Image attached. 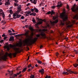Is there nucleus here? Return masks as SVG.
Returning a JSON list of instances; mask_svg holds the SVG:
<instances>
[{
    "instance_id": "obj_1",
    "label": "nucleus",
    "mask_w": 78,
    "mask_h": 78,
    "mask_svg": "<svg viewBox=\"0 0 78 78\" xmlns=\"http://www.w3.org/2000/svg\"><path fill=\"white\" fill-rule=\"evenodd\" d=\"M36 31H37V32H41L40 34H36V36L37 37L34 38L33 41H31L30 42H29L31 40V38H29L25 39L24 41V43L25 44H27V45H31L33 44H34V43H35V42L37 41V39H38V37H40V35L42 36V37H43L44 38H46V35L42 31H47V29H43L42 30L41 29H37Z\"/></svg>"
},
{
    "instance_id": "obj_2",
    "label": "nucleus",
    "mask_w": 78,
    "mask_h": 78,
    "mask_svg": "<svg viewBox=\"0 0 78 78\" xmlns=\"http://www.w3.org/2000/svg\"><path fill=\"white\" fill-rule=\"evenodd\" d=\"M65 14H66V11H64L60 15V18L62 19L63 21H66V20H67V19H68V16H66Z\"/></svg>"
},
{
    "instance_id": "obj_3",
    "label": "nucleus",
    "mask_w": 78,
    "mask_h": 78,
    "mask_svg": "<svg viewBox=\"0 0 78 78\" xmlns=\"http://www.w3.org/2000/svg\"><path fill=\"white\" fill-rule=\"evenodd\" d=\"M14 50H15V53H12V55L14 57H16V55L17 53H20V51H19V48H14Z\"/></svg>"
},
{
    "instance_id": "obj_4",
    "label": "nucleus",
    "mask_w": 78,
    "mask_h": 78,
    "mask_svg": "<svg viewBox=\"0 0 78 78\" xmlns=\"http://www.w3.org/2000/svg\"><path fill=\"white\" fill-rule=\"evenodd\" d=\"M71 9L73 12H75V11H77L78 10V6H77V7L75 9V6L73 5V7L71 8Z\"/></svg>"
},
{
    "instance_id": "obj_5",
    "label": "nucleus",
    "mask_w": 78,
    "mask_h": 78,
    "mask_svg": "<svg viewBox=\"0 0 78 78\" xmlns=\"http://www.w3.org/2000/svg\"><path fill=\"white\" fill-rule=\"evenodd\" d=\"M55 12L53 11V10H52L51 11H49L48 12L47 14L48 15H49V14H51V16H53V14H55Z\"/></svg>"
},
{
    "instance_id": "obj_6",
    "label": "nucleus",
    "mask_w": 78,
    "mask_h": 78,
    "mask_svg": "<svg viewBox=\"0 0 78 78\" xmlns=\"http://www.w3.org/2000/svg\"><path fill=\"white\" fill-rule=\"evenodd\" d=\"M0 13H1V14H2V16L3 19H5V15L3 12V10L0 9Z\"/></svg>"
},
{
    "instance_id": "obj_7",
    "label": "nucleus",
    "mask_w": 78,
    "mask_h": 78,
    "mask_svg": "<svg viewBox=\"0 0 78 78\" xmlns=\"http://www.w3.org/2000/svg\"><path fill=\"white\" fill-rule=\"evenodd\" d=\"M22 46V42H20L19 43H17L16 44V47H21Z\"/></svg>"
},
{
    "instance_id": "obj_8",
    "label": "nucleus",
    "mask_w": 78,
    "mask_h": 78,
    "mask_svg": "<svg viewBox=\"0 0 78 78\" xmlns=\"http://www.w3.org/2000/svg\"><path fill=\"white\" fill-rule=\"evenodd\" d=\"M18 14V12H16L15 13H14L13 15V18L14 19H16V17L17 16V14Z\"/></svg>"
},
{
    "instance_id": "obj_9",
    "label": "nucleus",
    "mask_w": 78,
    "mask_h": 78,
    "mask_svg": "<svg viewBox=\"0 0 78 78\" xmlns=\"http://www.w3.org/2000/svg\"><path fill=\"white\" fill-rule=\"evenodd\" d=\"M7 57L5 54V55H4V56L1 57V58L2 59H3V60L6 61V60L7 59Z\"/></svg>"
},
{
    "instance_id": "obj_10",
    "label": "nucleus",
    "mask_w": 78,
    "mask_h": 78,
    "mask_svg": "<svg viewBox=\"0 0 78 78\" xmlns=\"http://www.w3.org/2000/svg\"><path fill=\"white\" fill-rule=\"evenodd\" d=\"M42 23H43L42 21H39V22H38L37 23H36L35 24L36 27L37 28H38V26H37V25H41V24H42Z\"/></svg>"
},
{
    "instance_id": "obj_11",
    "label": "nucleus",
    "mask_w": 78,
    "mask_h": 78,
    "mask_svg": "<svg viewBox=\"0 0 78 78\" xmlns=\"http://www.w3.org/2000/svg\"><path fill=\"white\" fill-rule=\"evenodd\" d=\"M5 54L6 55L7 57H8V56H9V57H10L11 58H12V53H10L9 54L7 52H6L5 53Z\"/></svg>"
},
{
    "instance_id": "obj_12",
    "label": "nucleus",
    "mask_w": 78,
    "mask_h": 78,
    "mask_svg": "<svg viewBox=\"0 0 78 78\" xmlns=\"http://www.w3.org/2000/svg\"><path fill=\"white\" fill-rule=\"evenodd\" d=\"M58 22V20H56L55 21H54L53 22H52L51 23V24H52V25H53L54 23H57Z\"/></svg>"
},
{
    "instance_id": "obj_13",
    "label": "nucleus",
    "mask_w": 78,
    "mask_h": 78,
    "mask_svg": "<svg viewBox=\"0 0 78 78\" xmlns=\"http://www.w3.org/2000/svg\"><path fill=\"white\" fill-rule=\"evenodd\" d=\"M39 72L41 73V74H44V69H42L40 70Z\"/></svg>"
},
{
    "instance_id": "obj_14",
    "label": "nucleus",
    "mask_w": 78,
    "mask_h": 78,
    "mask_svg": "<svg viewBox=\"0 0 78 78\" xmlns=\"http://www.w3.org/2000/svg\"><path fill=\"white\" fill-rule=\"evenodd\" d=\"M58 5H57V7H60L62 6V4L61 2H59L58 3Z\"/></svg>"
},
{
    "instance_id": "obj_15",
    "label": "nucleus",
    "mask_w": 78,
    "mask_h": 78,
    "mask_svg": "<svg viewBox=\"0 0 78 78\" xmlns=\"http://www.w3.org/2000/svg\"><path fill=\"white\" fill-rule=\"evenodd\" d=\"M36 16V13L34 12H32V13H31L30 14V16Z\"/></svg>"
},
{
    "instance_id": "obj_16",
    "label": "nucleus",
    "mask_w": 78,
    "mask_h": 78,
    "mask_svg": "<svg viewBox=\"0 0 78 78\" xmlns=\"http://www.w3.org/2000/svg\"><path fill=\"white\" fill-rule=\"evenodd\" d=\"M4 48H6L7 50H10V49H9V46H5Z\"/></svg>"
},
{
    "instance_id": "obj_17",
    "label": "nucleus",
    "mask_w": 78,
    "mask_h": 78,
    "mask_svg": "<svg viewBox=\"0 0 78 78\" xmlns=\"http://www.w3.org/2000/svg\"><path fill=\"white\" fill-rule=\"evenodd\" d=\"M22 35L25 36H28V32H27L25 34H22Z\"/></svg>"
},
{
    "instance_id": "obj_18",
    "label": "nucleus",
    "mask_w": 78,
    "mask_h": 78,
    "mask_svg": "<svg viewBox=\"0 0 78 78\" xmlns=\"http://www.w3.org/2000/svg\"><path fill=\"white\" fill-rule=\"evenodd\" d=\"M63 75H68L69 74V73L67 72H66L64 71L62 73Z\"/></svg>"
},
{
    "instance_id": "obj_19",
    "label": "nucleus",
    "mask_w": 78,
    "mask_h": 78,
    "mask_svg": "<svg viewBox=\"0 0 78 78\" xmlns=\"http://www.w3.org/2000/svg\"><path fill=\"white\" fill-rule=\"evenodd\" d=\"M9 41H14V37H11L9 39Z\"/></svg>"
},
{
    "instance_id": "obj_20",
    "label": "nucleus",
    "mask_w": 78,
    "mask_h": 78,
    "mask_svg": "<svg viewBox=\"0 0 78 78\" xmlns=\"http://www.w3.org/2000/svg\"><path fill=\"white\" fill-rule=\"evenodd\" d=\"M34 10L35 11V12H36L37 13L38 12H39V10H38V9H37L36 8H34Z\"/></svg>"
},
{
    "instance_id": "obj_21",
    "label": "nucleus",
    "mask_w": 78,
    "mask_h": 78,
    "mask_svg": "<svg viewBox=\"0 0 78 78\" xmlns=\"http://www.w3.org/2000/svg\"><path fill=\"white\" fill-rule=\"evenodd\" d=\"M37 0H34L33 3H34V5H36L37 3Z\"/></svg>"
},
{
    "instance_id": "obj_22",
    "label": "nucleus",
    "mask_w": 78,
    "mask_h": 78,
    "mask_svg": "<svg viewBox=\"0 0 78 78\" xmlns=\"http://www.w3.org/2000/svg\"><path fill=\"white\" fill-rule=\"evenodd\" d=\"M9 47H10V48H14V47H15V45H12L10 44L9 45Z\"/></svg>"
},
{
    "instance_id": "obj_23",
    "label": "nucleus",
    "mask_w": 78,
    "mask_h": 78,
    "mask_svg": "<svg viewBox=\"0 0 78 78\" xmlns=\"http://www.w3.org/2000/svg\"><path fill=\"white\" fill-rule=\"evenodd\" d=\"M21 15H19L18 13L16 17V18H19V17H21Z\"/></svg>"
},
{
    "instance_id": "obj_24",
    "label": "nucleus",
    "mask_w": 78,
    "mask_h": 78,
    "mask_svg": "<svg viewBox=\"0 0 78 78\" xmlns=\"http://www.w3.org/2000/svg\"><path fill=\"white\" fill-rule=\"evenodd\" d=\"M73 65L74 67L75 68L77 66H78V64L76 63L74 64Z\"/></svg>"
},
{
    "instance_id": "obj_25",
    "label": "nucleus",
    "mask_w": 78,
    "mask_h": 78,
    "mask_svg": "<svg viewBox=\"0 0 78 78\" xmlns=\"http://www.w3.org/2000/svg\"><path fill=\"white\" fill-rule=\"evenodd\" d=\"M10 3L8 1L7 2H6V3H5V5H9Z\"/></svg>"
},
{
    "instance_id": "obj_26",
    "label": "nucleus",
    "mask_w": 78,
    "mask_h": 78,
    "mask_svg": "<svg viewBox=\"0 0 78 78\" xmlns=\"http://www.w3.org/2000/svg\"><path fill=\"white\" fill-rule=\"evenodd\" d=\"M27 68H25L23 69V70H22V72H23V73H24V72H25V71L27 70Z\"/></svg>"
},
{
    "instance_id": "obj_27",
    "label": "nucleus",
    "mask_w": 78,
    "mask_h": 78,
    "mask_svg": "<svg viewBox=\"0 0 78 78\" xmlns=\"http://www.w3.org/2000/svg\"><path fill=\"white\" fill-rule=\"evenodd\" d=\"M37 62L38 64H41L42 62V61L39 60H37Z\"/></svg>"
},
{
    "instance_id": "obj_28",
    "label": "nucleus",
    "mask_w": 78,
    "mask_h": 78,
    "mask_svg": "<svg viewBox=\"0 0 78 78\" xmlns=\"http://www.w3.org/2000/svg\"><path fill=\"white\" fill-rule=\"evenodd\" d=\"M9 13L11 14H12L13 13V12L12 11V9H10L9 10Z\"/></svg>"
},
{
    "instance_id": "obj_29",
    "label": "nucleus",
    "mask_w": 78,
    "mask_h": 78,
    "mask_svg": "<svg viewBox=\"0 0 78 78\" xmlns=\"http://www.w3.org/2000/svg\"><path fill=\"white\" fill-rule=\"evenodd\" d=\"M72 27V24H70L67 26V28H69V27Z\"/></svg>"
},
{
    "instance_id": "obj_30",
    "label": "nucleus",
    "mask_w": 78,
    "mask_h": 78,
    "mask_svg": "<svg viewBox=\"0 0 78 78\" xmlns=\"http://www.w3.org/2000/svg\"><path fill=\"white\" fill-rule=\"evenodd\" d=\"M51 78V76H48V75H46L45 77V78Z\"/></svg>"
},
{
    "instance_id": "obj_31",
    "label": "nucleus",
    "mask_w": 78,
    "mask_h": 78,
    "mask_svg": "<svg viewBox=\"0 0 78 78\" xmlns=\"http://www.w3.org/2000/svg\"><path fill=\"white\" fill-rule=\"evenodd\" d=\"M74 51L75 52L76 54L78 55V51H77V50H74Z\"/></svg>"
},
{
    "instance_id": "obj_32",
    "label": "nucleus",
    "mask_w": 78,
    "mask_h": 78,
    "mask_svg": "<svg viewBox=\"0 0 78 78\" xmlns=\"http://www.w3.org/2000/svg\"><path fill=\"white\" fill-rule=\"evenodd\" d=\"M14 6H19V4L17 3H14Z\"/></svg>"
},
{
    "instance_id": "obj_33",
    "label": "nucleus",
    "mask_w": 78,
    "mask_h": 78,
    "mask_svg": "<svg viewBox=\"0 0 78 78\" xmlns=\"http://www.w3.org/2000/svg\"><path fill=\"white\" fill-rule=\"evenodd\" d=\"M57 18H58L57 16H54L53 17V20H56Z\"/></svg>"
},
{
    "instance_id": "obj_34",
    "label": "nucleus",
    "mask_w": 78,
    "mask_h": 78,
    "mask_svg": "<svg viewBox=\"0 0 78 78\" xmlns=\"http://www.w3.org/2000/svg\"><path fill=\"white\" fill-rule=\"evenodd\" d=\"M9 72L10 74V73H11V74H10V75L11 76H12V75H14V74H13V73H12V71L10 72L9 71Z\"/></svg>"
},
{
    "instance_id": "obj_35",
    "label": "nucleus",
    "mask_w": 78,
    "mask_h": 78,
    "mask_svg": "<svg viewBox=\"0 0 78 78\" xmlns=\"http://www.w3.org/2000/svg\"><path fill=\"white\" fill-rule=\"evenodd\" d=\"M40 21H42V22H45V20H42V19H40Z\"/></svg>"
},
{
    "instance_id": "obj_36",
    "label": "nucleus",
    "mask_w": 78,
    "mask_h": 78,
    "mask_svg": "<svg viewBox=\"0 0 78 78\" xmlns=\"http://www.w3.org/2000/svg\"><path fill=\"white\" fill-rule=\"evenodd\" d=\"M20 11H21V9H18V10H17V12H20Z\"/></svg>"
},
{
    "instance_id": "obj_37",
    "label": "nucleus",
    "mask_w": 78,
    "mask_h": 78,
    "mask_svg": "<svg viewBox=\"0 0 78 78\" xmlns=\"http://www.w3.org/2000/svg\"><path fill=\"white\" fill-rule=\"evenodd\" d=\"M30 78H34V75H32L30 76Z\"/></svg>"
},
{
    "instance_id": "obj_38",
    "label": "nucleus",
    "mask_w": 78,
    "mask_h": 78,
    "mask_svg": "<svg viewBox=\"0 0 78 78\" xmlns=\"http://www.w3.org/2000/svg\"><path fill=\"white\" fill-rule=\"evenodd\" d=\"M29 29L31 30V31H33V29L31 27H30Z\"/></svg>"
},
{
    "instance_id": "obj_39",
    "label": "nucleus",
    "mask_w": 78,
    "mask_h": 78,
    "mask_svg": "<svg viewBox=\"0 0 78 78\" xmlns=\"http://www.w3.org/2000/svg\"><path fill=\"white\" fill-rule=\"evenodd\" d=\"M69 73H71V74L73 73V72L70 70Z\"/></svg>"
},
{
    "instance_id": "obj_40",
    "label": "nucleus",
    "mask_w": 78,
    "mask_h": 78,
    "mask_svg": "<svg viewBox=\"0 0 78 78\" xmlns=\"http://www.w3.org/2000/svg\"><path fill=\"white\" fill-rule=\"evenodd\" d=\"M32 22H34V23H36V20H34V19H32Z\"/></svg>"
},
{
    "instance_id": "obj_41",
    "label": "nucleus",
    "mask_w": 78,
    "mask_h": 78,
    "mask_svg": "<svg viewBox=\"0 0 78 78\" xmlns=\"http://www.w3.org/2000/svg\"><path fill=\"white\" fill-rule=\"evenodd\" d=\"M73 73L74 74H77L78 73V72L76 71H74L73 72Z\"/></svg>"
},
{
    "instance_id": "obj_42",
    "label": "nucleus",
    "mask_w": 78,
    "mask_h": 78,
    "mask_svg": "<svg viewBox=\"0 0 78 78\" xmlns=\"http://www.w3.org/2000/svg\"><path fill=\"white\" fill-rule=\"evenodd\" d=\"M17 9H21V6L20 5L17 8Z\"/></svg>"
},
{
    "instance_id": "obj_43",
    "label": "nucleus",
    "mask_w": 78,
    "mask_h": 78,
    "mask_svg": "<svg viewBox=\"0 0 78 78\" xmlns=\"http://www.w3.org/2000/svg\"><path fill=\"white\" fill-rule=\"evenodd\" d=\"M14 1H15V2H16V3H17L19 2V1L18 0H13Z\"/></svg>"
},
{
    "instance_id": "obj_44",
    "label": "nucleus",
    "mask_w": 78,
    "mask_h": 78,
    "mask_svg": "<svg viewBox=\"0 0 78 78\" xmlns=\"http://www.w3.org/2000/svg\"><path fill=\"white\" fill-rule=\"evenodd\" d=\"M28 67L29 68H30V67H31V64H30V65H28Z\"/></svg>"
},
{
    "instance_id": "obj_45",
    "label": "nucleus",
    "mask_w": 78,
    "mask_h": 78,
    "mask_svg": "<svg viewBox=\"0 0 78 78\" xmlns=\"http://www.w3.org/2000/svg\"><path fill=\"white\" fill-rule=\"evenodd\" d=\"M58 55H59V53L58 52H57L56 53V56H58Z\"/></svg>"
},
{
    "instance_id": "obj_46",
    "label": "nucleus",
    "mask_w": 78,
    "mask_h": 78,
    "mask_svg": "<svg viewBox=\"0 0 78 78\" xmlns=\"http://www.w3.org/2000/svg\"><path fill=\"white\" fill-rule=\"evenodd\" d=\"M66 8L68 9H69V6L68 5H67Z\"/></svg>"
},
{
    "instance_id": "obj_47",
    "label": "nucleus",
    "mask_w": 78,
    "mask_h": 78,
    "mask_svg": "<svg viewBox=\"0 0 78 78\" xmlns=\"http://www.w3.org/2000/svg\"><path fill=\"white\" fill-rule=\"evenodd\" d=\"M47 28H48V27H50V25L49 24H47L46 26Z\"/></svg>"
},
{
    "instance_id": "obj_48",
    "label": "nucleus",
    "mask_w": 78,
    "mask_h": 78,
    "mask_svg": "<svg viewBox=\"0 0 78 78\" xmlns=\"http://www.w3.org/2000/svg\"><path fill=\"white\" fill-rule=\"evenodd\" d=\"M15 34H16L15 33H13V34L11 33L9 34V35H15Z\"/></svg>"
},
{
    "instance_id": "obj_49",
    "label": "nucleus",
    "mask_w": 78,
    "mask_h": 78,
    "mask_svg": "<svg viewBox=\"0 0 78 78\" xmlns=\"http://www.w3.org/2000/svg\"><path fill=\"white\" fill-rule=\"evenodd\" d=\"M31 36H33V35H34L33 32H32V33H31Z\"/></svg>"
},
{
    "instance_id": "obj_50",
    "label": "nucleus",
    "mask_w": 78,
    "mask_h": 78,
    "mask_svg": "<svg viewBox=\"0 0 78 78\" xmlns=\"http://www.w3.org/2000/svg\"><path fill=\"white\" fill-rule=\"evenodd\" d=\"M11 30H12V32H15V31L13 29L11 28Z\"/></svg>"
},
{
    "instance_id": "obj_51",
    "label": "nucleus",
    "mask_w": 78,
    "mask_h": 78,
    "mask_svg": "<svg viewBox=\"0 0 78 78\" xmlns=\"http://www.w3.org/2000/svg\"><path fill=\"white\" fill-rule=\"evenodd\" d=\"M34 9H31V11L32 12H33L34 11Z\"/></svg>"
},
{
    "instance_id": "obj_52",
    "label": "nucleus",
    "mask_w": 78,
    "mask_h": 78,
    "mask_svg": "<svg viewBox=\"0 0 78 78\" xmlns=\"http://www.w3.org/2000/svg\"><path fill=\"white\" fill-rule=\"evenodd\" d=\"M30 2L32 3H33V0H30Z\"/></svg>"
},
{
    "instance_id": "obj_53",
    "label": "nucleus",
    "mask_w": 78,
    "mask_h": 78,
    "mask_svg": "<svg viewBox=\"0 0 78 78\" xmlns=\"http://www.w3.org/2000/svg\"><path fill=\"white\" fill-rule=\"evenodd\" d=\"M21 19H24V16H22L21 17Z\"/></svg>"
},
{
    "instance_id": "obj_54",
    "label": "nucleus",
    "mask_w": 78,
    "mask_h": 78,
    "mask_svg": "<svg viewBox=\"0 0 78 78\" xmlns=\"http://www.w3.org/2000/svg\"><path fill=\"white\" fill-rule=\"evenodd\" d=\"M3 41H3V40H1V41H0V43H2V42H3Z\"/></svg>"
},
{
    "instance_id": "obj_55",
    "label": "nucleus",
    "mask_w": 78,
    "mask_h": 78,
    "mask_svg": "<svg viewBox=\"0 0 78 78\" xmlns=\"http://www.w3.org/2000/svg\"><path fill=\"white\" fill-rule=\"evenodd\" d=\"M65 40H66V41H68V39H69V38H68V37H67V38H65Z\"/></svg>"
},
{
    "instance_id": "obj_56",
    "label": "nucleus",
    "mask_w": 78,
    "mask_h": 78,
    "mask_svg": "<svg viewBox=\"0 0 78 78\" xmlns=\"http://www.w3.org/2000/svg\"><path fill=\"white\" fill-rule=\"evenodd\" d=\"M31 11H28L27 12V13L29 14H30V13H31Z\"/></svg>"
},
{
    "instance_id": "obj_57",
    "label": "nucleus",
    "mask_w": 78,
    "mask_h": 78,
    "mask_svg": "<svg viewBox=\"0 0 78 78\" xmlns=\"http://www.w3.org/2000/svg\"><path fill=\"white\" fill-rule=\"evenodd\" d=\"M8 32H9V33H11V32H12V31H11V30H8Z\"/></svg>"
},
{
    "instance_id": "obj_58",
    "label": "nucleus",
    "mask_w": 78,
    "mask_h": 78,
    "mask_svg": "<svg viewBox=\"0 0 78 78\" xmlns=\"http://www.w3.org/2000/svg\"><path fill=\"white\" fill-rule=\"evenodd\" d=\"M2 37H5V34H3L2 36Z\"/></svg>"
},
{
    "instance_id": "obj_59",
    "label": "nucleus",
    "mask_w": 78,
    "mask_h": 78,
    "mask_svg": "<svg viewBox=\"0 0 78 78\" xmlns=\"http://www.w3.org/2000/svg\"><path fill=\"white\" fill-rule=\"evenodd\" d=\"M66 70L67 71V72H68L69 73L70 70L69 69H67Z\"/></svg>"
},
{
    "instance_id": "obj_60",
    "label": "nucleus",
    "mask_w": 78,
    "mask_h": 78,
    "mask_svg": "<svg viewBox=\"0 0 78 78\" xmlns=\"http://www.w3.org/2000/svg\"><path fill=\"white\" fill-rule=\"evenodd\" d=\"M25 27L26 28H27L28 27V25H25Z\"/></svg>"
},
{
    "instance_id": "obj_61",
    "label": "nucleus",
    "mask_w": 78,
    "mask_h": 78,
    "mask_svg": "<svg viewBox=\"0 0 78 78\" xmlns=\"http://www.w3.org/2000/svg\"><path fill=\"white\" fill-rule=\"evenodd\" d=\"M61 24L62 25H64V23H61Z\"/></svg>"
},
{
    "instance_id": "obj_62",
    "label": "nucleus",
    "mask_w": 78,
    "mask_h": 78,
    "mask_svg": "<svg viewBox=\"0 0 78 78\" xmlns=\"http://www.w3.org/2000/svg\"><path fill=\"white\" fill-rule=\"evenodd\" d=\"M2 23H4L5 22V20H2L1 21Z\"/></svg>"
},
{
    "instance_id": "obj_63",
    "label": "nucleus",
    "mask_w": 78,
    "mask_h": 78,
    "mask_svg": "<svg viewBox=\"0 0 78 78\" xmlns=\"http://www.w3.org/2000/svg\"><path fill=\"white\" fill-rule=\"evenodd\" d=\"M35 66L36 67H38V65H37V64H36L35 65Z\"/></svg>"
},
{
    "instance_id": "obj_64",
    "label": "nucleus",
    "mask_w": 78,
    "mask_h": 78,
    "mask_svg": "<svg viewBox=\"0 0 78 78\" xmlns=\"http://www.w3.org/2000/svg\"><path fill=\"white\" fill-rule=\"evenodd\" d=\"M43 47V46H42V45H41L40 47V48H42Z\"/></svg>"
}]
</instances>
